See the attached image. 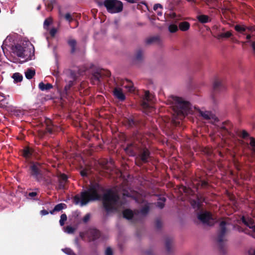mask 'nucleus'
Returning a JSON list of instances; mask_svg holds the SVG:
<instances>
[{"label":"nucleus","mask_w":255,"mask_h":255,"mask_svg":"<svg viewBox=\"0 0 255 255\" xmlns=\"http://www.w3.org/2000/svg\"><path fill=\"white\" fill-rule=\"evenodd\" d=\"M104 188L98 183L91 185L86 190L81 192V195H76L74 197V203L77 205L79 203L81 206L86 205L90 201L100 200L103 199V206L107 212H112L116 209L120 199V196L109 189L103 196L101 193L104 192Z\"/></svg>","instance_id":"1"},{"label":"nucleus","mask_w":255,"mask_h":255,"mask_svg":"<svg viewBox=\"0 0 255 255\" xmlns=\"http://www.w3.org/2000/svg\"><path fill=\"white\" fill-rule=\"evenodd\" d=\"M168 101L172 104L174 109L178 112H193L198 110L195 107H192L188 101L180 97L171 96L169 97Z\"/></svg>","instance_id":"2"},{"label":"nucleus","mask_w":255,"mask_h":255,"mask_svg":"<svg viewBox=\"0 0 255 255\" xmlns=\"http://www.w3.org/2000/svg\"><path fill=\"white\" fill-rule=\"evenodd\" d=\"M45 168L42 163L30 161L29 164L28 173L36 181L41 182L45 180Z\"/></svg>","instance_id":"3"},{"label":"nucleus","mask_w":255,"mask_h":255,"mask_svg":"<svg viewBox=\"0 0 255 255\" xmlns=\"http://www.w3.org/2000/svg\"><path fill=\"white\" fill-rule=\"evenodd\" d=\"M151 152L148 148L141 141L140 147L135 156V164L141 167L143 164L149 162L151 157Z\"/></svg>","instance_id":"4"},{"label":"nucleus","mask_w":255,"mask_h":255,"mask_svg":"<svg viewBox=\"0 0 255 255\" xmlns=\"http://www.w3.org/2000/svg\"><path fill=\"white\" fill-rule=\"evenodd\" d=\"M226 225L227 223L224 221H222L220 223L219 230L218 232L217 239L220 251L223 254L225 253L224 241H226L224 237L227 231Z\"/></svg>","instance_id":"5"},{"label":"nucleus","mask_w":255,"mask_h":255,"mask_svg":"<svg viewBox=\"0 0 255 255\" xmlns=\"http://www.w3.org/2000/svg\"><path fill=\"white\" fill-rule=\"evenodd\" d=\"M104 5L108 11L111 13L120 12L123 8V3L118 0H105Z\"/></svg>","instance_id":"6"},{"label":"nucleus","mask_w":255,"mask_h":255,"mask_svg":"<svg viewBox=\"0 0 255 255\" xmlns=\"http://www.w3.org/2000/svg\"><path fill=\"white\" fill-rule=\"evenodd\" d=\"M241 221L246 226L252 229L253 232H248L247 229H244L241 227L238 228V231L240 232H244L246 234L250 235L253 238H255V224L254 220L249 216L245 217L243 216L241 218Z\"/></svg>","instance_id":"7"},{"label":"nucleus","mask_w":255,"mask_h":255,"mask_svg":"<svg viewBox=\"0 0 255 255\" xmlns=\"http://www.w3.org/2000/svg\"><path fill=\"white\" fill-rule=\"evenodd\" d=\"M141 142L136 143V142H131L128 143L127 146L124 148V150L127 154L131 156H135L137 152Z\"/></svg>","instance_id":"8"},{"label":"nucleus","mask_w":255,"mask_h":255,"mask_svg":"<svg viewBox=\"0 0 255 255\" xmlns=\"http://www.w3.org/2000/svg\"><path fill=\"white\" fill-rule=\"evenodd\" d=\"M154 97L150 94L148 91H145L144 93V97L142 103V107L144 109H149L152 110V107L150 104L154 101Z\"/></svg>","instance_id":"9"},{"label":"nucleus","mask_w":255,"mask_h":255,"mask_svg":"<svg viewBox=\"0 0 255 255\" xmlns=\"http://www.w3.org/2000/svg\"><path fill=\"white\" fill-rule=\"evenodd\" d=\"M86 235L89 241L92 242L99 239L101 236V233L96 228H90L87 231Z\"/></svg>","instance_id":"10"},{"label":"nucleus","mask_w":255,"mask_h":255,"mask_svg":"<svg viewBox=\"0 0 255 255\" xmlns=\"http://www.w3.org/2000/svg\"><path fill=\"white\" fill-rule=\"evenodd\" d=\"M233 127L232 124L230 121H226L222 123V125L220 126V129L222 134L223 135L232 134L231 129Z\"/></svg>","instance_id":"11"},{"label":"nucleus","mask_w":255,"mask_h":255,"mask_svg":"<svg viewBox=\"0 0 255 255\" xmlns=\"http://www.w3.org/2000/svg\"><path fill=\"white\" fill-rule=\"evenodd\" d=\"M172 123L175 126H179L180 124V120H181L185 116L188 115V113H172Z\"/></svg>","instance_id":"12"},{"label":"nucleus","mask_w":255,"mask_h":255,"mask_svg":"<svg viewBox=\"0 0 255 255\" xmlns=\"http://www.w3.org/2000/svg\"><path fill=\"white\" fill-rule=\"evenodd\" d=\"M198 218L203 223L209 224V222L212 219V217L210 212L206 211L199 214Z\"/></svg>","instance_id":"13"},{"label":"nucleus","mask_w":255,"mask_h":255,"mask_svg":"<svg viewBox=\"0 0 255 255\" xmlns=\"http://www.w3.org/2000/svg\"><path fill=\"white\" fill-rule=\"evenodd\" d=\"M204 119L210 120L213 124L219 122L218 118L213 113H199Z\"/></svg>","instance_id":"14"},{"label":"nucleus","mask_w":255,"mask_h":255,"mask_svg":"<svg viewBox=\"0 0 255 255\" xmlns=\"http://www.w3.org/2000/svg\"><path fill=\"white\" fill-rule=\"evenodd\" d=\"M22 155L26 159L30 158L34 152V149L28 146H25L21 150Z\"/></svg>","instance_id":"15"},{"label":"nucleus","mask_w":255,"mask_h":255,"mask_svg":"<svg viewBox=\"0 0 255 255\" xmlns=\"http://www.w3.org/2000/svg\"><path fill=\"white\" fill-rule=\"evenodd\" d=\"M204 201V199L202 197H197V200H192L191 201V204L192 207L194 209H199L202 203Z\"/></svg>","instance_id":"16"},{"label":"nucleus","mask_w":255,"mask_h":255,"mask_svg":"<svg viewBox=\"0 0 255 255\" xmlns=\"http://www.w3.org/2000/svg\"><path fill=\"white\" fill-rule=\"evenodd\" d=\"M44 123L46 125V132L52 133L54 131L53 124L52 120L48 118H45Z\"/></svg>","instance_id":"17"},{"label":"nucleus","mask_w":255,"mask_h":255,"mask_svg":"<svg viewBox=\"0 0 255 255\" xmlns=\"http://www.w3.org/2000/svg\"><path fill=\"white\" fill-rule=\"evenodd\" d=\"M14 52L17 56L20 57H24L25 56V50L23 47L20 45H16L14 49Z\"/></svg>","instance_id":"18"},{"label":"nucleus","mask_w":255,"mask_h":255,"mask_svg":"<svg viewBox=\"0 0 255 255\" xmlns=\"http://www.w3.org/2000/svg\"><path fill=\"white\" fill-rule=\"evenodd\" d=\"M122 86L129 92H132L134 90L133 84L129 80H125L123 82Z\"/></svg>","instance_id":"19"},{"label":"nucleus","mask_w":255,"mask_h":255,"mask_svg":"<svg viewBox=\"0 0 255 255\" xmlns=\"http://www.w3.org/2000/svg\"><path fill=\"white\" fill-rule=\"evenodd\" d=\"M173 243V240L171 238H167L165 240V248L166 252L168 254H170L172 252V245Z\"/></svg>","instance_id":"20"},{"label":"nucleus","mask_w":255,"mask_h":255,"mask_svg":"<svg viewBox=\"0 0 255 255\" xmlns=\"http://www.w3.org/2000/svg\"><path fill=\"white\" fill-rule=\"evenodd\" d=\"M123 217L128 219L130 220L131 219L133 216V213L130 209H126L123 212Z\"/></svg>","instance_id":"21"},{"label":"nucleus","mask_w":255,"mask_h":255,"mask_svg":"<svg viewBox=\"0 0 255 255\" xmlns=\"http://www.w3.org/2000/svg\"><path fill=\"white\" fill-rule=\"evenodd\" d=\"M114 95L119 99L121 100H124L125 98L123 92L121 89L116 88L114 91Z\"/></svg>","instance_id":"22"},{"label":"nucleus","mask_w":255,"mask_h":255,"mask_svg":"<svg viewBox=\"0 0 255 255\" xmlns=\"http://www.w3.org/2000/svg\"><path fill=\"white\" fill-rule=\"evenodd\" d=\"M190 27V24L187 21L181 22L179 24V28L180 30L183 31H187Z\"/></svg>","instance_id":"23"},{"label":"nucleus","mask_w":255,"mask_h":255,"mask_svg":"<svg viewBox=\"0 0 255 255\" xmlns=\"http://www.w3.org/2000/svg\"><path fill=\"white\" fill-rule=\"evenodd\" d=\"M197 19L201 23H206L210 21L209 17L206 15H200L198 16Z\"/></svg>","instance_id":"24"},{"label":"nucleus","mask_w":255,"mask_h":255,"mask_svg":"<svg viewBox=\"0 0 255 255\" xmlns=\"http://www.w3.org/2000/svg\"><path fill=\"white\" fill-rule=\"evenodd\" d=\"M126 122L129 127L136 126L138 124V122L132 118L127 119Z\"/></svg>","instance_id":"25"},{"label":"nucleus","mask_w":255,"mask_h":255,"mask_svg":"<svg viewBox=\"0 0 255 255\" xmlns=\"http://www.w3.org/2000/svg\"><path fill=\"white\" fill-rule=\"evenodd\" d=\"M39 88L42 91L48 90L52 88V86L50 84H44L43 83L41 82L39 84Z\"/></svg>","instance_id":"26"},{"label":"nucleus","mask_w":255,"mask_h":255,"mask_svg":"<svg viewBox=\"0 0 255 255\" xmlns=\"http://www.w3.org/2000/svg\"><path fill=\"white\" fill-rule=\"evenodd\" d=\"M67 207V205L64 203H59L56 205L54 208V211L59 212L62 209H65Z\"/></svg>","instance_id":"27"},{"label":"nucleus","mask_w":255,"mask_h":255,"mask_svg":"<svg viewBox=\"0 0 255 255\" xmlns=\"http://www.w3.org/2000/svg\"><path fill=\"white\" fill-rule=\"evenodd\" d=\"M159 200L157 202V206L160 209H162L164 207V202L166 201V199L164 197H160Z\"/></svg>","instance_id":"28"},{"label":"nucleus","mask_w":255,"mask_h":255,"mask_svg":"<svg viewBox=\"0 0 255 255\" xmlns=\"http://www.w3.org/2000/svg\"><path fill=\"white\" fill-rule=\"evenodd\" d=\"M12 78L16 82H21L22 80V75L18 73H14L12 76Z\"/></svg>","instance_id":"29"},{"label":"nucleus","mask_w":255,"mask_h":255,"mask_svg":"<svg viewBox=\"0 0 255 255\" xmlns=\"http://www.w3.org/2000/svg\"><path fill=\"white\" fill-rule=\"evenodd\" d=\"M35 75V71L31 69H28L25 72V76L27 79H31Z\"/></svg>","instance_id":"30"},{"label":"nucleus","mask_w":255,"mask_h":255,"mask_svg":"<svg viewBox=\"0 0 255 255\" xmlns=\"http://www.w3.org/2000/svg\"><path fill=\"white\" fill-rule=\"evenodd\" d=\"M67 215L65 214H63L61 215L60 219L59 221V224L61 226H63L64 225L65 222L67 220Z\"/></svg>","instance_id":"31"},{"label":"nucleus","mask_w":255,"mask_h":255,"mask_svg":"<svg viewBox=\"0 0 255 255\" xmlns=\"http://www.w3.org/2000/svg\"><path fill=\"white\" fill-rule=\"evenodd\" d=\"M149 211V206L147 205H145L143 207H142L141 209V210L140 211V213L143 215H145L148 213Z\"/></svg>","instance_id":"32"},{"label":"nucleus","mask_w":255,"mask_h":255,"mask_svg":"<svg viewBox=\"0 0 255 255\" xmlns=\"http://www.w3.org/2000/svg\"><path fill=\"white\" fill-rule=\"evenodd\" d=\"M178 30V27L175 24H171L169 26V30L170 32L173 33L175 32Z\"/></svg>","instance_id":"33"},{"label":"nucleus","mask_w":255,"mask_h":255,"mask_svg":"<svg viewBox=\"0 0 255 255\" xmlns=\"http://www.w3.org/2000/svg\"><path fill=\"white\" fill-rule=\"evenodd\" d=\"M62 250L65 254L68 255H76L73 251L70 248H65Z\"/></svg>","instance_id":"34"},{"label":"nucleus","mask_w":255,"mask_h":255,"mask_svg":"<svg viewBox=\"0 0 255 255\" xmlns=\"http://www.w3.org/2000/svg\"><path fill=\"white\" fill-rule=\"evenodd\" d=\"M235 28L236 30L239 32H243L246 30V28L243 25H237L235 26Z\"/></svg>","instance_id":"35"},{"label":"nucleus","mask_w":255,"mask_h":255,"mask_svg":"<svg viewBox=\"0 0 255 255\" xmlns=\"http://www.w3.org/2000/svg\"><path fill=\"white\" fill-rule=\"evenodd\" d=\"M74 231L75 229L71 226H68L65 228V232L68 234H72Z\"/></svg>","instance_id":"36"},{"label":"nucleus","mask_w":255,"mask_h":255,"mask_svg":"<svg viewBox=\"0 0 255 255\" xmlns=\"http://www.w3.org/2000/svg\"><path fill=\"white\" fill-rule=\"evenodd\" d=\"M179 190L180 191H183L185 193H188L189 191V189L184 185H181L179 187Z\"/></svg>","instance_id":"37"},{"label":"nucleus","mask_w":255,"mask_h":255,"mask_svg":"<svg viewBox=\"0 0 255 255\" xmlns=\"http://www.w3.org/2000/svg\"><path fill=\"white\" fill-rule=\"evenodd\" d=\"M68 180V177L65 174H62L60 175L59 177V181H62L64 182H67Z\"/></svg>","instance_id":"38"},{"label":"nucleus","mask_w":255,"mask_h":255,"mask_svg":"<svg viewBox=\"0 0 255 255\" xmlns=\"http://www.w3.org/2000/svg\"><path fill=\"white\" fill-rule=\"evenodd\" d=\"M162 227V223L159 219H156L155 221V227L157 229H160Z\"/></svg>","instance_id":"39"},{"label":"nucleus","mask_w":255,"mask_h":255,"mask_svg":"<svg viewBox=\"0 0 255 255\" xmlns=\"http://www.w3.org/2000/svg\"><path fill=\"white\" fill-rule=\"evenodd\" d=\"M232 35V32L230 31H227L226 32L222 33L221 34V36L222 37L228 38V37H230V36H231Z\"/></svg>","instance_id":"40"},{"label":"nucleus","mask_w":255,"mask_h":255,"mask_svg":"<svg viewBox=\"0 0 255 255\" xmlns=\"http://www.w3.org/2000/svg\"><path fill=\"white\" fill-rule=\"evenodd\" d=\"M52 22V19L51 17H49L45 19L44 21V26H48Z\"/></svg>","instance_id":"41"},{"label":"nucleus","mask_w":255,"mask_h":255,"mask_svg":"<svg viewBox=\"0 0 255 255\" xmlns=\"http://www.w3.org/2000/svg\"><path fill=\"white\" fill-rule=\"evenodd\" d=\"M200 185L202 188H206L208 186L209 184L207 181L205 180H202L201 181Z\"/></svg>","instance_id":"42"},{"label":"nucleus","mask_w":255,"mask_h":255,"mask_svg":"<svg viewBox=\"0 0 255 255\" xmlns=\"http://www.w3.org/2000/svg\"><path fill=\"white\" fill-rule=\"evenodd\" d=\"M69 44L72 49V51H74V47L76 45V41L74 40H70L69 41Z\"/></svg>","instance_id":"43"},{"label":"nucleus","mask_w":255,"mask_h":255,"mask_svg":"<svg viewBox=\"0 0 255 255\" xmlns=\"http://www.w3.org/2000/svg\"><path fill=\"white\" fill-rule=\"evenodd\" d=\"M66 182L59 181V188L60 189H64L65 188Z\"/></svg>","instance_id":"44"},{"label":"nucleus","mask_w":255,"mask_h":255,"mask_svg":"<svg viewBox=\"0 0 255 255\" xmlns=\"http://www.w3.org/2000/svg\"><path fill=\"white\" fill-rule=\"evenodd\" d=\"M250 145L252 146L255 150V138L253 137H250Z\"/></svg>","instance_id":"45"},{"label":"nucleus","mask_w":255,"mask_h":255,"mask_svg":"<svg viewBox=\"0 0 255 255\" xmlns=\"http://www.w3.org/2000/svg\"><path fill=\"white\" fill-rule=\"evenodd\" d=\"M105 255H113V251L111 248H108L106 250Z\"/></svg>","instance_id":"46"},{"label":"nucleus","mask_w":255,"mask_h":255,"mask_svg":"<svg viewBox=\"0 0 255 255\" xmlns=\"http://www.w3.org/2000/svg\"><path fill=\"white\" fill-rule=\"evenodd\" d=\"M249 135V133L245 130H243L242 131V133H241V136L244 138H245L247 137H248Z\"/></svg>","instance_id":"47"},{"label":"nucleus","mask_w":255,"mask_h":255,"mask_svg":"<svg viewBox=\"0 0 255 255\" xmlns=\"http://www.w3.org/2000/svg\"><path fill=\"white\" fill-rule=\"evenodd\" d=\"M90 219V215L89 214H86L83 218V221L84 223L87 222Z\"/></svg>","instance_id":"48"},{"label":"nucleus","mask_w":255,"mask_h":255,"mask_svg":"<svg viewBox=\"0 0 255 255\" xmlns=\"http://www.w3.org/2000/svg\"><path fill=\"white\" fill-rule=\"evenodd\" d=\"M65 18L69 21H71L72 19V17L69 13H67L65 15Z\"/></svg>","instance_id":"49"},{"label":"nucleus","mask_w":255,"mask_h":255,"mask_svg":"<svg viewBox=\"0 0 255 255\" xmlns=\"http://www.w3.org/2000/svg\"><path fill=\"white\" fill-rule=\"evenodd\" d=\"M48 213H49L45 209H43L40 211V214L42 216L46 215L48 214Z\"/></svg>","instance_id":"50"},{"label":"nucleus","mask_w":255,"mask_h":255,"mask_svg":"<svg viewBox=\"0 0 255 255\" xmlns=\"http://www.w3.org/2000/svg\"><path fill=\"white\" fill-rule=\"evenodd\" d=\"M37 193L36 192H31L28 193V196L30 197H34L37 195Z\"/></svg>","instance_id":"51"},{"label":"nucleus","mask_w":255,"mask_h":255,"mask_svg":"<svg viewBox=\"0 0 255 255\" xmlns=\"http://www.w3.org/2000/svg\"><path fill=\"white\" fill-rule=\"evenodd\" d=\"M80 174L82 177H85V176H87V172L85 170H82L80 172Z\"/></svg>","instance_id":"52"},{"label":"nucleus","mask_w":255,"mask_h":255,"mask_svg":"<svg viewBox=\"0 0 255 255\" xmlns=\"http://www.w3.org/2000/svg\"><path fill=\"white\" fill-rule=\"evenodd\" d=\"M158 8H161L162 6L160 4H156L154 5L153 9L154 10L157 9Z\"/></svg>","instance_id":"53"},{"label":"nucleus","mask_w":255,"mask_h":255,"mask_svg":"<svg viewBox=\"0 0 255 255\" xmlns=\"http://www.w3.org/2000/svg\"><path fill=\"white\" fill-rule=\"evenodd\" d=\"M103 168L104 169H107V166H106V163H104L103 164Z\"/></svg>","instance_id":"54"},{"label":"nucleus","mask_w":255,"mask_h":255,"mask_svg":"<svg viewBox=\"0 0 255 255\" xmlns=\"http://www.w3.org/2000/svg\"><path fill=\"white\" fill-rule=\"evenodd\" d=\"M252 47L254 50H255V42H253Z\"/></svg>","instance_id":"55"},{"label":"nucleus","mask_w":255,"mask_h":255,"mask_svg":"<svg viewBox=\"0 0 255 255\" xmlns=\"http://www.w3.org/2000/svg\"><path fill=\"white\" fill-rule=\"evenodd\" d=\"M251 35H249H249H248L247 36V37H246V38H247V39L248 40L250 39L251 38Z\"/></svg>","instance_id":"56"},{"label":"nucleus","mask_w":255,"mask_h":255,"mask_svg":"<svg viewBox=\"0 0 255 255\" xmlns=\"http://www.w3.org/2000/svg\"><path fill=\"white\" fill-rule=\"evenodd\" d=\"M55 30H52L51 31V34H52V35H54V33H55Z\"/></svg>","instance_id":"57"},{"label":"nucleus","mask_w":255,"mask_h":255,"mask_svg":"<svg viewBox=\"0 0 255 255\" xmlns=\"http://www.w3.org/2000/svg\"><path fill=\"white\" fill-rule=\"evenodd\" d=\"M54 212H56V211H54V209H53L52 210H51V211H50V213L51 214H53L54 213Z\"/></svg>","instance_id":"58"},{"label":"nucleus","mask_w":255,"mask_h":255,"mask_svg":"<svg viewBox=\"0 0 255 255\" xmlns=\"http://www.w3.org/2000/svg\"><path fill=\"white\" fill-rule=\"evenodd\" d=\"M151 254V252L150 251H147L146 252V254L147 255H150V254Z\"/></svg>","instance_id":"59"},{"label":"nucleus","mask_w":255,"mask_h":255,"mask_svg":"<svg viewBox=\"0 0 255 255\" xmlns=\"http://www.w3.org/2000/svg\"><path fill=\"white\" fill-rule=\"evenodd\" d=\"M124 196H126L127 197H129V196L128 193V194L124 193Z\"/></svg>","instance_id":"60"},{"label":"nucleus","mask_w":255,"mask_h":255,"mask_svg":"<svg viewBox=\"0 0 255 255\" xmlns=\"http://www.w3.org/2000/svg\"><path fill=\"white\" fill-rule=\"evenodd\" d=\"M249 255H255V250L254 251V253L253 254H249Z\"/></svg>","instance_id":"61"},{"label":"nucleus","mask_w":255,"mask_h":255,"mask_svg":"<svg viewBox=\"0 0 255 255\" xmlns=\"http://www.w3.org/2000/svg\"><path fill=\"white\" fill-rule=\"evenodd\" d=\"M17 113V114H16V115H15V116H16V117H17L18 116H19V114H18L17 113Z\"/></svg>","instance_id":"62"},{"label":"nucleus","mask_w":255,"mask_h":255,"mask_svg":"<svg viewBox=\"0 0 255 255\" xmlns=\"http://www.w3.org/2000/svg\"><path fill=\"white\" fill-rule=\"evenodd\" d=\"M129 2H131V3H133V1H132V0H130V1H129Z\"/></svg>","instance_id":"63"},{"label":"nucleus","mask_w":255,"mask_h":255,"mask_svg":"<svg viewBox=\"0 0 255 255\" xmlns=\"http://www.w3.org/2000/svg\"><path fill=\"white\" fill-rule=\"evenodd\" d=\"M161 13H161V12H159V14H160V15H161Z\"/></svg>","instance_id":"64"}]
</instances>
